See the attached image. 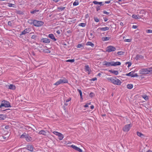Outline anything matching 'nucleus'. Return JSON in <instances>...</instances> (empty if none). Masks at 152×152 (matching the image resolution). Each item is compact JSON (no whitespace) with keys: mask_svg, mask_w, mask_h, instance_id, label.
Segmentation results:
<instances>
[{"mask_svg":"<svg viewBox=\"0 0 152 152\" xmlns=\"http://www.w3.org/2000/svg\"><path fill=\"white\" fill-rule=\"evenodd\" d=\"M110 1H107L105 2V3L106 4H109L110 3Z\"/></svg>","mask_w":152,"mask_h":152,"instance_id":"63","label":"nucleus"},{"mask_svg":"<svg viewBox=\"0 0 152 152\" xmlns=\"http://www.w3.org/2000/svg\"><path fill=\"white\" fill-rule=\"evenodd\" d=\"M8 24L9 25V26H11V24H12V23H11L10 21H9L8 22Z\"/></svg>","mask_w":152,"mask_h":152,"instance_id":"60","label":"nucleus"},{"mask_svg":"<svg viewBox=\"0 0 152 152\" xmlns=\"http://www.w3.org/2000/svg\"><path fill=\"white\" fill-rule=\"evenodd\" d=\"M36 37V35H33L31 37V38L32 39H35Z\"/></svg>","mask_w":152,"mask_h":152,"instance_id":"54","label":"nucleus"},{"mask_svg":"<svg viewBox=\"0 0 152 152\" xmlns=\"http://www.w3.org/2000/svg\"><path fill=\"white\" fill-rule=\"evenodd\" d=\"M138 76L137 73H135L134 74H133V75L132 76V77H138Z\"/></svg>","mask_w":152,"mask_h":152,"instance_id":"49","label":"nucleus"},{"mask_svg":"<svg viewBox=\"0 0 152 152\" xmlns=\"http://www.w3.org/2000/svg\"><path fill=\"white\" fill-rule=\"evenodd\" d=\"M66 62H70L72 63V62H74L75 60H74V59H69V60H66Z\"/></svg>","mask_w":152,"mask_h":152,"instance_id":"39","label":"nucleus"},{"mask_svg":"<svg viewBox=\"0 0 152 152\" xmlns=\"http://www.w3.org/2000/svg\"><path fill=\"white\" fill-rule=\"evenodd\" d=\"M27 149L28 150L31 151H32L33 150V148L32 145H28L27 146Z\"/></svg>","mask_w":152,"mask_h":152,"instance_id":"17","label":"nucleus"},{"mask_svg":"<svg viewBox=\"0 0 152 152\" xmlns=\"http://www.w3.org/2000/svg\"><path fill=\"white\" fill-rule=\"evenodd\" d=\"M97 80V78L96 77H94V78H92V79H91V80L92 81H95Z\"/></svg>","mask_w":152,"mask_h":152,"instance_id":"56","label":"nucleus"},{"mask_svg":"<svg viewBox=\"0 0 152 152\" xmlns=\"http://www.w3.org/2000/svg\"><path fill=\"white\" fill-rule=\"evenodd\" d=\"M116 49L114 47L112 46H110L107 48L106 51L108 52H110L114 51Z\"/></svg>","mask_w":152,"mask_h":152,"instance_id":"6","label":"nucleus"},{"mask_svg":"<svg viewBox=\"0 0 152 152\" xmlns=\"http://www.w3.org/2000/svg\"><path fill=\"white\" fill-rule=\"evenodd\" d=\"M56 32L58 34H59L61 33V31L59 30H58Z\"/></svg>","mask_w":152,"mask_h":152,"instance_id":"57","label":"nucleus"},{"mask_svg":"<svg viewBox=\"0 0 152 152\" xmlns=\"http://www.w3.org/2000/svg\"><path fill=\"white\" fill-rule=\"evenodd\" d=\"M77 151L79 152H82V150L79 148H78Z\"/></svg>","mask_w":152,"mask_h":152,"instance_id":"55","label":"nucleus"},{"mask_svg":"<svg viewBox=\"0 0 152 152\" xmlns=\"http://www.w3.org/2000/svg\"><path fill=\"white\" fill-rule=\"evenodd\" d=\"M86 45H87L91 46L92 48L94 47V45L93 43H92L91 42H88L86 43Z\"/></svg>","mask_w":152,"mask_h":152,"instance_id":"21","label":"nucleus"},{"mask_svg":"<svg viewBox=\"0 0 152 152\" xmlns=\"http://www.w3.org/2000/svg\"><path fill=\"white\" fill-rule=\"evenodd\" d=\"M124 52L123 51H119L117 53V54L119 55H122L124 54Z\"/></svg>","mask_w":152,"mask_h":152,"instance_id":"40","label":"nucleus"},{"mask_svg":"<svg viewBox=\"0 0 152 152\" xmlns=\"http://www.w3.org/2000/svg\"><path fill=\"white\" fill-rule=\"evenodd\" d=\"M140 73L142 74H148V68L141 69L140 71Z\"/></svg>","mask_w":152,"mask_h":152,"instance_id":"7","label":"nucleus"},{"mask_svg":"<svg viewBox=\"0 0 152 152\" xmlns=\"http://www.w3.org/2000/svg\"><path fill=\"white\" fill-rule=\"evenodd\" d=\"M65 8V7H58V9L59 10H64Z\"/></svg>","mask_w":152,"mask_h":152,"instance_id":"35","label":"nucleus"},{"mask_svg":"<svg viewBox=\"0 0 152 152\" xmlns=\"http://www.w3.org/2000/svg\"><path fill=\"white\" fill-rule=\"evenodd\" d=\"M133 87V85L132 84H129L127 86V87L129 89H132Z\"/></svg>","mask_w":152,"mask_h":152,"instance_id":"28","label":"nucleus"},{"mask_svg":"<svg viewBox=\"0 0 152 152\" xmlns=\"http://www.w3.org/2000/svg\"><path fill=\"white\" fill-rule=\"evenodd\" d=\"M148 73H152V68H148Z\"/></svg>","mask_w":152,"mask_h":152,"instance_id":"34","label":"nucleus"},{"mask_svg":"<svg viewBox=\"0 0 152 152\" xmlns=\"http://www.w3.org/2000/svg\"><path fill=\"white\" fill-rule=\"evenodd\" d=\"M27 136V135L26 133H24L21 136L20 138H26Z\"/></svg>","mask_w":152,"mask_h":152,"instance_id":"32","label":"nucleus"},{"mask_svg":"<svg viewBox=\"0 0 152 152\" xmlns=\"http://www.w3.org/2000/svg\"><path fill=\"white\" fill-rule=\"evenodd\" d=\"M44 24V22L41 21H38L36 20H34L33 24L36 26L39 27L42 26Z\"/></svg>","mask_w":152,"mask_h":152,"instance_id":"2","label":"nucleus"},{"mask_svg":"<svg viewBox=\"0 0 152 152\" xmlns=\"http://www.w3.org/2000/svg\"><path fill=\"white\" fill-rule=\"evenodd\" d=\"M28 23H30L31 24H32V23L33 24L34 20L32 21V20H29L28 21Z\"/></svg>","mask_w":152,"mask_h":152,"instance_id":"46","label":"nucleus"},{"mask_svg":"<svg viewBox=\"0 0 152 152\" xmlns=\"http://www.w3.org/2000/svg\"><path fill=\"white\" fill-rule=\"evenodd\" d=\"M27 33H28V32L27 31V30H25L23 31L22 32L21 34H20V36L25 34Z\"/></svg>","mask_w":152,"mask_h":152,"instance_id":"29","label":"nucleus"},{"mask_svg":"<svg viewBox=\"0 0 152 152\" xmlns=\"http://www.w3.org/2000/svg\"><path fill=\"white\" fill-rule=\"evenodd\" d=\"M11 107L10 104L9 102L3 100L2 101L1 104L0 105V108H1L2 107Z\"/></svg>","mask_w":152,"mask_h":152,"instance_id":"1","label":"nucleus"},{"mask_svg":"<svg viewBox=\"0 0 152 152\" xmlns=\"http://www.w3.org/2000/svg\"><path fill=\"white\" fill-rule=\"evenodd\" d=\"M46 132L44 130H41L40 131L39 134H42L43 135H46Z\"/></svg>","mask_w":152,"mask_h":152,"instance_id":"23","label":"nucleus"},{"mask_svg":"<svg viewBox=\"0 0 152 152\" xmlns=\"http://www.w3.org/2000/svg\"><path fill=\"white\" fill-rule=\"evenodd\" d=\"M70 146L72 147V148H73L74 149H75L77 151L79 148L75 146V145H72Z\"/></svg>","mask_w":152,"mask_h":152,"instance_id":"30","label":"nucleus"},{"mask_svg":"<svg viewBox=\"0 0 152 152\" xmlns=\"http://www.w3.org/2000/svg\"><path fill=\"white\" fill-rule=\"evenodd\" d=\"M42 40L43 42L46 43H49L50 42V39L46 38L42 39Z\"/></svg>","mask_w":152,"mask_h":152,"instance_id":"13","label":"nucleus"},{"mask_svg":"<svg viewBox=\"0 0 152 152\" xmlns=\"http://www.w3.org/2000/svg\"><path fill=\"white\" fill-rule=\"evenodd\" d=\"M53 133L54 134L58 136L59 137V139L60 140H62L64 137V135L56 131H54L53 132Z\"/></svg>","mask_w":152,"mask_h":152,"instance_id":"4","label":"nucleus"},{"mask_svg":"<svg viewBox=\"0 0 152 152\" xmlns=\"http://www.w3.org/2000/svg\"><path fill=\"white\" fill-rule=\"evenodd\" d=\"M103 12L104 14H105L107 15H109V12H108L105 11H104Z\"/></svg>","mask_w":152,"mask_h":152,"instance_id":"51","label":"nucleus"},{"mask_svg":"<svg viewBox=\"0 0 152 152\" xmlns=\"http://www.w3.org/2000/svg\"><path fill=\"white\" fill-rule=\"evenodd\" d=\"M39 11V10H33V11H31V14H34L37 12H38Z\"/></svg>","mask_w":152,"mask_h":152,"instance_id":"33","label":"nucleus"},{"mask_svg":"<svg viewBox=\"0 0 152 152\" xmlns=\"http://www.w3.org/2000/svg\"><path fill=\"white\" fill-rule=\"evenodd\" d=\"M5 128L6 129H8L10 128V126H9L7 125L5 126Z\"/></svg>","mask_w":152,"mask_h":152,"instance_id":"62","label":"nucleus"},{"mask_svg":"<svg viewBox=\"0 0 152 152\" xmlns=\"http://www.w3.org/2000/svg\"><path fill=\"white\" fill-rule=\"evenodd\" d=\"M86 23H81L79 24V26L83 27H85L86 26Z\"/></svg>","mask_w":152,"mask_h":152,"instance_id":"31","label":"nucleus"},{"mask_svg":"<svg viewBox=\"0 0 152 152\" xmlns=\"http://www.w3.org/2000/svg\"><path fill=\"white\" fill-rule=\"evenodd\" d=\"M85 69L86 71H87L88 72V74H90L91 71L90 69V68L88 65H86L85 66Z\"/></svg>","mask_w":152,"mask_h":152,"instance_id":"15","label":"nucleus"},{"mask_svg":"<svg viewBox=\"0 0 152 152\" xmlns=\"http://www.w3.org/2000/svg\"><path fill=\"white\" fill-rule=\"evenodd\" d=\"M100 30L103 31H106L108 30L109 29V28L107 27H105L103 28H99Z\"/></svg>","mask_w":152,"mask_h":152,"instance_id":"20","label":"nucleus"},{"mask_svg":"<svg viewBox=\"0 0 152 152\" xmlns=\"http://www.w3.org/2000/svg\"><path fill=\"white\" fill-rule=\"evenodd\" d=\"M144 58V56L141 55H137L135 57V59H136L137 60H140L142 59H143Z\"/></svg>","mask_w":152,"mask_h":152,"instance_id":"9","label":"nucleus"},{"mask_svg":"<svg viewBox=\"0 0 152 152\" xmlns=\"http://www.w3.org/2000/svg\"><path fill=\"white\" fill-rule=\"evenodd\" d=\"M112 66H115L116 65H120L121 64V63L120 62H115L114 61H112Z\"/></svg>","mask_w":152,"mask_h":152,"instance_id":"11","label":"nucleus"},{"mask_svg":"<svg viewBox=\"0 0 152 152\" xmlns=\"http://www.w3.org/2000/svg\"><path fill=\"white\" fill-rule=\"evenodd\" d=\"M68 81L67 80L64 79H60L56 83L54 84V85L58 86L59 84L62 83H67Z\"/></svg>","mask_w":152,"mask_h":152,"instance_id":"3","label":"nucleus"},{"mask_svg":"<svg viewBox=\"0 0 152 152\" xmlns=\"http://www.w3.org/2000/svg\"><path fill=\"white\" fill-rule=\"evenodd\" d=\"M78 4V2L75 1L73 3V5L74 6H77Z\"/></svg>","mask_w":152,"mask_h":152,"instance_id":"45","label":"nucleus"},{"mask_svg":"<svg viewBox=\"0 0 152 152\" xmlns=\"http://www.w3.org/2000/svg\"><path fill=\"white\" fill-rule=\"evenodd\" d=\"M132 28H137V26L133 25Z\"/></svg>","mask_w":152,"mask_h":152,"instance_id":"59","label":"nucleus"},{"mask_svg":"<svg viewBox=\"0 0 152 152\" xmlns=\"http://www.w3.org/2000/svg\"><path fill=\"white\" fill-rule=\"evenodd\" d=\"M71 100V98H69L68 99L66 100V102H67Z\"/></svg>","mask_w":152,"mask_h":152,"instance_id":"58","label":"nucleus"},{"mask_svg":"<svg viewBox=\"0 0 152 152\" xmlns=\"http://www.w3.org/2000/svg\"><path fill=\"white\" fill-rule=\"evenodd\" d=\"M137 136L141 138H143L144 137V135L143 134L139 132H137Z\"/></svg>","mask_w":152,"mask_h":152,"instance_id":"22","label":"nucleus"},{"mask_svg":"<svg viewBox=\"0 0 152 152\" xmlns=\"http://www.w3.org/2000/svg\"><path fill=\"white\" fill-rule=\"evenodd\" d=\"M126 75L131 76L132 77V76L133 75V72H131L126 74Z\"/></svg>","mask_w":152,"mask_h":152,"instance_id":"36","label":"nucleus"},{"mask_svg":"<svg viewBox=\"0 0 152 152\" xmlns=\"http://www.w3.org/2000/svg\"><path fill=\"white\" fill-rule=\"evenodd\" d=\"M94 96V93H91L90 94L89 96L91 97H93Z\"/></svg>","mask_w":152,"mask_h":152,"instance_id":"53","label":"nucleus"},{"mask_svg":"<svg viewBox=\"0 0 152 152\" xmlns=\"http://www.w3.org/2000/svg\"><path fill=\"white\" fill-rule=\"evenodd\" d=\"M48 37L54 41H56V39L55 38L54 35L53 34H49Z\"/></svg>","mask_w":152,"mask_h":152,"instance_id":"12","label":"nucleus"},{"mask_svg":"<svg viewBox=\"0 0 152 152\" xmlns=\"http://www.w3.org/2000/svg\"><path fill=\"white\" fill-rule=\"evenodd\" d=\"M127 64H128V67H130L131 66L132 64L131 63L129 62H126V65Z\"/></svg>","mask_w":152,"mask_h":152,"instance_id":"43","label":"nucleus"},{"mask_svg":"<svg viewBox=\"0 0 152 152\" xmlns=\"http://www.w3.org/2000/svg\"><path fill=\"white\" fill-rule=\"evenodd\" d=\"M84 107H88V103L86 104L84 106Z\"/></svg>","mask_w":152,"mask_h":152,"instance_id":"64","label":"nucleus"},{"mask_svg":"<svg viewBox=\"0 0 152 152\" xmlns=\"http://www.w3.org/2000/svg\"><path fill=\"white\" fill-rule=\"evenodd\" d=\"M132 17L133 18H135V19H138L139 18V17L138 16V15H133L132 16Z\"/></svg>","mask_w":152,"mask_h":152,"instance_id":"26","label":"nucleus"},{"mask_svg":"<svg viewBox=\"0 0 152 152\" xmlns=\"http://www.w3.org/2000/svg\"><path fill=\"white\" fill-rule=\"evenodd\" d=\"M112 83L115 84L120 85H121V81L118 79H117L116 80L113 79Z\"/></svg>","mask_w":152,"mask_h":152,"instance_id":"8","label":"nucleus"},{"mask_svg":"<svg viewBox=\"0 0 152 152\" xmlns=\"http://www.w3.org/2000/svg\"><path fill=\"white\" fill-rule=\"evenodd\" d=\"M131 39H125L124 40V41L125 42H131Z\"/></svg>","mask_w":152,"mask_h":152,"instance_id":"48","label":"nucleus"},{"mask_svg":"<svg viewBox=\"0 0 152 152\" xmlns=\"http://www.w3.org/2000/svg\"><path fill=\"white\" fill-rule=\"evenodd\" d=\"M100 9V7L98 6L96 7V10L97 11H98Z\"/></svg>","mask_w":152,"mask_h":152,"instance_id":"61","label":"nucleus"},{"mask_svg":"<svg viewBox=\"0 0 152 152\" xmlns=\"http://www.w3.org/2000/svg\"><path fill=\"white\" fill-rule=\"evenodd\" d=\"M145 11L143 10H141L140 11L139 14L138 15V16L139 18H141L144 16L145 14Z\"/></svg>","mask_w":152,"mask_h":152,"instance_id":"10","label":"nucleus"},{"mask_svg":"<svg viewBox=\"0 0 152 152\" xmlns=\"http://www.w3.org/2000/svg\"><path fill=\"white\" fill-rule=\"evenodd\" d=\"M132 126V124H131L126 125L123 128V131L125 132H128L130 128Z\"/></svg>","mask_w":152,"mask_h":152,"instance_id":"5","label":"nucleus"},{"mask_svg":"<svg viewBox=\"0 0 152 152\" xmlns=\"http://www.w3.org/2000/svg\"><path fill=\"white\" fill-rule=\"evenodd\" d=\"M93 3L95 4H99V2L97 1H93Z\"/></svg>","mask_w":152,"mask_h":152,"instance_id":"52","label":"nucleus"},{"mask_svg":"<svg viewBox=\"0 0 152 152\" xmlns=\"http://www.w3.org/2000/svg\"><path fill=\"white\" fill-rule=\"evenodd\" d=\"M7 117V115H0V120H5Z\"/></svg>","mask_w":152,"mask_h":152,"instance_id":"14","label":"nucleus"},{"mask_svg":"<svg viewBox=\"0 0 152 152\" xmlns=\"http://www.w3.org/2000/svg\"><path fill=\"white\" fill-rule=\"evenodd\" d=\"M112 61L111 62H105V63L103 64L104 65L106 66H112Z\"/></svg>","mask_w":152,"mask_h":152,"instance_id":"16","label":"nucleus"},{"mask_svg":"<svg viewBox=\"0 0 152 152\" xmlns=\"http://www.w3.org/2000/svg\"><path fill=\"white\" fill-rule=\"evenodd\" d=\"M77 91L79 92L80 95V98L82 100L83 99V98H82V93L81 91L79 89H77Z\"/></svg>","mask_w":152,"mask_h":152,"instance_id":"27","label":"nucleus"},{"mask_svg":"<svg viewBox=\"0 0 152 152\" xmlns=\"http://www.w3.org/2000/svg\"><path fill=\"white\" fill-rule=\"evenodd\" d=\"M8 6L9 7H14L13 5H14V4H10V3H8Z\"/></svg>","mask_w":152,"mask_h":152,"instance_id":"47","label":"nucleus"},{"mask_svg":"<svg viewBox=\"0 0 152 152\" xmlns=\"http://www.w3.org/2000/svg\"><path fill=\"white\" fill-rule=\"evenodd\" d=\"M83 47V45L81 44H78L77 46V48H81Z\"/></svg>","mask_w":152,"mask_h":152,"instance_id":"41","label":"nucleus"},{"mask_svg":"<svg viewBox=\"0 0 152 152\" xmlns=\"http://www.w3.org/2000/svg\"><path fill=\"white\" fill-rule=\"evenodd\" d=\"M17 13L20 15H23V13L21 11L18 10L17 11Z\"/></svg>","mask_w":152,"mask_h":152,"instance_id":"37","label":"nucleus"},{"mask_svg":"<svg viewBox=\"0 0 152 152\" xmlns=\"http://www.w3.org/2000/svg\"><path fill=\"white\" fill-rule=\"evenodd\" d=\"M110 38L107 37H104L102 38V40L103 41H107L109 40Z\"/></svg>","mask_w":152,"mask_h":152,"instance_id":"24","label":"nucleus"},{"mask_svg":"<svg viewBox=\"0 0 152 152\" xmlns=\"http://www.w3.org/2000/svg\"><path fill=\"white\" fill-rule=\"evenodd\" d=\"M94 20L96 22H98L99 21V19L96 17H94Z\"/></svg>","mask_w":152,"mask_h":152,"instance_id":"42","label":"nucleus"},{"mask_svg":"<svg viewBox=\"0 0 152 152\" xmlns=\"http://www.w3.org/2000/svg\"><path fill=\"white\" fill-rule=\"evenodd\" d=\"M113 79H114L112 77H109L107 78L108 81H110L112 83H113Z\"/></svg>","mask_w":152,"mask_h":152,"instance_id":"38","label":"nucleus"},{"mask_svg":"<svg viewBox=\"0 0 152 152\" xmlns=\"http://www.w3.org/2000/svg\"><path fill=\"white\" fill-rule=\"evenodd\" d=\"M26 140L27 142H29L31 141V138L30 136H28V135L26 137Z\"/></svg>","mask_w":152,"mask_h":152,"instance_id":"25","label":"nucleus"},{"mask_svg":"<svg viewBox=\"0 0 152 152\" xmlns=\"http://www.w3.org/2000/svg\"><path fill=\"white\" fill-rule=\"evenodd\" d=\"M143 97L146 100L148 99V98L147 96H145Z\"/></svg>","mask_w":152,"mask_h":152,"instance_id":"50","label":"nucleus"},{"mask_svg":"<svg viewBox=\"0 0 152 152\" xmlns=\"http://www.w3.org/2000/svg\"><path fill=\"white\" fill-rule=\"evenodd\" d=\"M9 86V88L10 89L14 90L15 89V86L13 84H10Z\"/></svg>","mask_w":152,"mask_h":152,"instance_id":"19","label":"nucleus"},{"mask_svg":"<svg viewBox=\"0 0 152 152\" xmlns=\"http://www.w3.org/2000/svg\"><path fill=\"white\" fill-rule=\"evenodd\" d=\"M109 72L113 73L115 75H117L118 73V72L116 70H109Z\"/></svg>","mask_w":152,"mask_h":152,"instance_id":"18","label":"nucleus"},{"mask_svg":"<svg viewBox=\"0 0 152 152\" xmlns=\"http://www.w3.org/2000/svg\"><path fill=\"white\" fill-rule=\"evenodd\" d=\"M146 32L148 33H152V30L151 29L147 30L146 31Z\"/></svg>","mask_w":152,"mask_h":152,"instance_id":"44","label":"nucleus"}]
</instances>
